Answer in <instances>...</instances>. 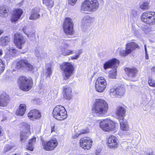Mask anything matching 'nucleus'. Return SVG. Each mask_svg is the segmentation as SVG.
Listing matches in <instances>:
<instances>
[{"mask_svg": "<svg viewBox=\"0 0 155 155\" xmlns=\"http://www.w3.org/2000/svg\"><path fill=\"white\" fill-rule=\"evenodd\" d=\"M108 109L107 103L104 100L98 99L94 102L92 110L94 115L101 117L106 114Z\"/></svg>", "mask_w": 155, "mask_h": 155, "instance_id": "obj_1", "label": "nucleus"}, {"mask_svg": "<svg viewBox=\"0 0 155 155\" xmlns=\"http://www.w3.org/2000/svg\"><path fill=\"white\" fill-rule=\"evenodd\" d=\"M140 19L144 24L149 25H155V12L149 11L143 12L140 16Z\"/></svg>", "mask_w": 155, "mask_h": 155, "instance_id": "obj_2", "label": "nucleus"}, {"mask_svg": "<svg viewBox=\"0 0 155 155\" xmlns=\"http://www.w3.org/2000/svg\"><path fill=\"white\" fill-rule=\"evenodd\" d=\"M18 85L21 90L27 91L32 87L33 83L31 79L22 76L19 77L18 79Z\"/></svg>", "mask_w": 155, "mask_h": 155, "instance_id": "obj_3", "label": "nucleus"}, {"mask_svg": "<svg viewBox=\"0 0 155 155\" xmlns=\"http://www.w3.org/2000/svg\"><path fill=\"white\" fill-rule=\"evenodd\" d=\"M74 24L72 19L69 17L65 18L63 23V30L67 35H74L75 31Z\"/></svg>", "mask_w": 155, "mask_h": 155, "instance_id": "obj_4", "label": "nucleus"}, {"mask_svg": "<svg viewBox=\"0 0 155 155\" xmlns=\"http://www.w3.org/2000/svg\"><path fill=\"white\" fill-rule=\"evenodd\" d=\"M52 114L54 118L59 120L65 119L68 116L64 107L61 105H58L54 108Z\"/></svg>", "mask_w": 155, "mask_h": 155, "instance_id": "obj_5", "label": "nucleus"}, {"mask_svg": "<svg viewBox=\"0 0 155 155\" xmlns=\"http://www.w3.org/2000/svg\"><path fill=\"white\" fill-rule=\"evenodd\" d=\"M99 5L97 0H85L83 3V7L85 11L91 12L96 11Z\"/></svg>", "mask_w": 155, "mask_h": 155, "instance_id": "obj_6", "label": "nucleus"}, {"mask_svg": "<svg viewBox=\"0 0 155 155\" xmlns=\"http://www.w3.org/2000/svg\"><path fill=\"white\" fill-rule=\"evenodd\" d=\"M22 125L24 130L21 132L20 134V141L21 142H24L31 134L33 128L29 124L25 122L22 123Z\"/></svg>", "mask_w": 155, "mask_h": 155, "instance_id": "obj_7", "label": "nucleus"}, {"mask_svg": "<svg viewBox=\"0 0 155 155\" xmlns=\"http://www.w3.org/2000/svg\"><path fill=\"white\" fill-rule=\"evenodd\" d=\"M100 127L104 131L109 132L113 130L115 128V123L110 119H104L99 123Z\"/></svg>", "mask_w": 155, "mask_h": 155, "instance_id": "obj_8", "label": "nucleus"}, {"mask_svg": "<svg viewBox=\"0 0 155 155\" xmlns=\"http://www.w3.org/2000/svg\"><path fill=\"white\" fill-rule=\"evenodd\" d=\"M140 46L134 42H130L127 43L126 45L125 50H123L120 52V55L122 56H126L131 53L136 49H139Z\"/></svg>", "mask_w": 155, "mask_h": 155, "instance_id": "obj_9", "label": "nucleus"}, {"mask_svg": "<svg viewBox=\"0 0 155 155\" xmlns=\"http://www.w3.org/2000/svg\"><path fill=\"white\" fill-rule=\"evenodd\" d=\"M26 42L25 37L19 33H16L14 35L13 42L18 48H22V45Z\"/></svg>", "mask_w": 155, "mask_h": 155, "instance_id": "obj_10", "label": "nucleus"}, {"mask_svg": "<svg viewBox=\"0 0 155 155\" xmlns=\"http://www.w3.org/2000/svg\"><path fill=\"white\" fill-rule=\"evenodd\" d=\"M58 143L57 140L53 138L48 141L43 143V149L47 151L54 150L58 146Z\"/></svg>", "mask_w": 155, "mask_h": 155, "instance_id": "obj_11", "label": "nucleus"}, {"mask_svg": "<svg viewBox=\"0 0 155 155\" xmlns=\"http://www.w3.org/2000/svg\"><path fill=\"white\" fill-rule=\"evenodd\" d=\"M23 10L19 8L14 9L12 12L10 20L12 23L18 21L23 13Z\"/></svg>", "mask_w": 155, "mask_h": 155, "instance_id": "obj_12", "label": "nucleus"}, {"mask_svg": "<svg viewBox=\"0 0 155 155\" xmlns=\"http://www.w3.org/2000/svg\"><path fill=\"white\" fill-rule=\"evenodd\" d=\"M92 140L89 137H86L81 138L80 140V145L84 149H89L92 146Z\"/></svg>", "mask_w": 155, "mask_h": 155, "instance_id": "obj_13", "label": "nucleus"}, {"mask_svg": "<svg viewBox=\"0 0 155 155\" xmlns=\"http://www.w3.org/2000/svg\"><path fill=\"white\" fill-rule=\"evenodd\" d=\"M120 64L119 61L116 58H113L106 62L104 64V68L117 67Z\"/></svg>", "mask_w": 155, "mask_h": 155, "instance_id": "obj_14", "label": "nucleus"}, {"mask_svg": "<svg viewBox=\"0 0 155 155\" xmlns=\"http://www.w3.org/2000/svg\"><path fill=\"white\" fill-rule=\"evenodd\" d=\"M10 97L9 95L5 93H3L0 95V106L6 107L9 102Z\"/></svg>", "mask_w": 155, "mask_h": 155, "instance_id": "obj_15", "label": "nucleus"}, {"mask_svg": "<svg viewBox=\"0 0 155 155\" xmlns=\"http://www.w3.org/2000/svg\"><path fill=\"white\" fill-rule=\"evenodd\" d=\"M72 90L71 88L68 86L63 87V93L64 98L66 100H70L72 97Z\"/></svg>", "mask_w": 155, "mask_h": 155, "instance_id": "obj_16", "label": "nucleus"}, {"mask_svg": "<svg viewBox=\"0 0 155 155\" xmlns=\"http://www.w3.org/2000/svg\"><path fill=\"white\" fill-rule=\"evenodd\" d=\"M107 144L110 148H117L118 145L117 139L114 136L112 135L110 136L108 139Z\"/></svg>", "mask_w": 155, "mask_h": 155, "instance_id": "obj_17", "label": "nucleus"}, {"mask_svg": "<svg viewBox=\"0 0 155 155\" xmlns=\"http://www.w3.org/2000/svg\"><path fill=\"white\" fill-rule=\"evenodd\" d=\"M28 116L30 119L34 120L40 118L41 117V114L38 110L34 109L31 110L28 113Z\"/></svg>", "mask_w": 155, "mask_h": 155, "instance_id": "obj_18", "label": "nucleus"}, {"mask_svg": "<svg viewBox=\"0 0 155 155\" xmlns=\"http://www.w3.org/2000/svg\"><path fill=\"white\" fill-rule=\"evenodd\" d=\"M125 112L126 110L124 107L120 106L117 107L116 115L118 119H124Z\"/></svg>", "mask_w": 155, "mask_h": 155, "instance_id": "obj_19", "label": "nucleus"}, {"mask_svg": "<svg viewBox=\"0 0 155 155\" xmlns=\"http://www.w3.org/2000/svg\"><path fill=\"white\" fill-rule=\"evenodd\" d=\"M18 68H22L25 66L28 68H33V66L26 59H22L18 61L16 63Z\"/></svg>", "mask_w": 155, "mask_h": 155, "instance_id": "obj_20", "label": "nucleus"}, {"mask_svg": "<svg viewBox=\"0 0 155 155\" xmlns=\"http://www.w3.org/2000/svg\"><path fill=\"white\" fill-rule=\"evenodd\" d=\"M10 12V8L8 6L3 5L0 7V16L2 18L8 17Z\"/></svg>", "mask_w": 155, "mask_h": 155, "instance_id": "obj_21", "label": "nucleus"}, {"mask_svg": "<svg viewBox=\"0 0 155 155\" xmlns=\"http://www.w3.org/2000/svg\"><path fill=\"white\" fill-rule=\"evenodd\" d=\"M119 122L120 124V129L121 130L125 132L129 130V127L126 120L121 119L119 120Z\"/></svg>", "mask_w": 155, "mask_h": 155, "instance_id": "obj_22", "label": "nucleus"}, {"mask_svg": "<svg viewBox=\"0 0 155 155\" xmlns=\"http://www.w3.org/2000/svg\"><path fill=\"white\" fill-rule=\"evenodd\" d=\"M63 71V76L64 79L67 80L71 75L74 71V68H61Z\"/></svg>", "mask_w": 155, "mask_h": 155, "instance_id": "obj_23", "label": "nucleus"}, {"mask_svg": "<svg viewBox=\"0 0 155 155\" xmlns=\"http://www.w3.org/2000/svg\"><path fill=\"white\" fill-rule=\"evenodd\" d=\"M90 131L89 129L88 128H86L84 130H75V134H73L72 137L74 139H76L77 138L79 135L85 134H87L89 133Z\"/></svg>", "mask_w": 155, "mask_h": 155, "instance_id": "obj_24", "label": "nucleus"}, {"mask_svg": "<svg viewBox=\"0 0 155 155\" xmlns=\"http://www.w3.org/2000/svg\"><path fill=\"white\" fill-rule=\"evenodd\" d=\"M26 110L25 104H21L20 105L19 109L16 111V114L19 116H22L24 114Z\"/></svg>", "mask_w": 155, "mask_h": 155, "instance_id": "obj_25", "label": "nucleus"}, {"mask_svg": "<svg viewBox=\"0 0 155 155\" xmlns=\"http://www.w3.org/2000/svg\"><path fill=\"white\" fill-rule=\"evenodd\" d=\"M11 41L10 37L2 36L0 38V45L2 46L7 45Z\"/></svg>", "mask_w": 155, "mask_h": 155, "instance_id": "obj_26", "label": "nucleus"}, {"mask_svg": "<svg viewBox=\"0 0 155 155\" xmlns=\"http://www.w3.org/2000/svg\"><path fill=\"white\" fill-rule=\"evenodd\" d=\"M124 70L128 76L131 78L134 77L137 72L136 68H125Z\"/></svg>", "mask_w": 155, "mask_h": 155, "instance_id": "obj_27", "label": "nucleus"}, {"mask_svg": "<svg viewBox=\"0 0 155 155\" xmlns=\"http://www.w3.org/2000/svg\"><path fill=\"white\" fill-rule=\"evenodd\" d=\"M117 97H120L124 95L125 89L124 86H120L117 87Z\"/></svg>", "mask_w": 155, "mask_h": 155, "instance_id": "obj_28", "label": "nucleus"}, {"mask_svg": "<svg viewBox=\"0 0 155 155\" xmlns=\"http://www.w3.org/2000/svg\"><path fill=\"white\" fill-rule=\"evenodd\" d=\"M40 17V14L37 12L32 10L29 19L31 20H35L38 18Z\"/></svg>", "mask_w": 155, "mask_h": 155, "instance_id": "obj_29", "label": "nucleus"}, {"mask_svg": "<svg viewBox=\"0 0 155 155\" xmlns=\"http://www.w3.org/2000/svg\"><path fill=\"white\" fill-rule=\"evenodd\" d=\"M36 142V138L35 137H33L32 139L29 140L28 145L27 146V149L31 151L33 150V146L35 144Z\"/></svg>", "mask_w": 155, "mask_h": 155, "instance_id": "obj_30", "label": "nucleus"}, {"mask_svg": "<svg viewBox=\"0 0 155 155\" xmlns=\"http://www.w3.org/2000/svg\"><path fill=\"white\" fill-rule=\"evenodd\" d=\"M43 2L48 9L52 8L54 5V2L53 0H42Z\"/></svg>", "mask_w": 155, "mask_h": 155, "instance_id": "obj_31", "label": "nucleus"}, {"mask_svg": "<svg viewBox=\"0 0 155 155\" xmlns=\"http://www.w3.org/2000/svg\"><path fill=\"white\" fill-rule=\"evenodd\" d=\"M107 85L99 84L98 83H95V89L96 90L99 92H102L104 90Z\"/></svg>", "mask_w": 155, "mask_h": 155, "instance_id": "obj_32", "label": "nucleus"}, {"mask_svg": "<svg viewBox=\"0 0 155 155\" xmlns=\"http://www.w3.org/2000/svg\"><path fill=\"white\" fill-rule=\"evenodd\" d=\"M140 8L143 10H148L150 7L149 3L148 2H144L139 5Z\"/></svg>", "mask_w": 155, "mask_h": 155, "instance_id": "obj_33", "label": "nucleus"}, {"mask_svg": "<svg viewBox=\"0 0 155 155\" xmlns=\"http://www.w3.org/2000/svg\"><path fill=\"white\" fill-rule=\"evenodd\" d=\"M117 88L116 86L111 87L109 91V94L111 96L117 97Z\"/></svg>", "mask_w": 155, "mask_h": 155, "instance_id": "obj_34", "label": "nucleus"}, {"mask_svg": "<svg viewBox=\"0 0 155 155\" xmlns=\"http://www.w3.org/2000/svg\"><path fill=\"white\" fill-rule=\"evenodd\" d=\"M96 83H98L99 84L107 85V84L105 78L103 77H98L97 79Z\"/></svg>", "mask_w": 155, "mask_h": 155, "instance_id": "obj_35", "label": "nucleus"}, {"mask_svg": "<svg viewBox=\"0 0 155 155\" xmlns=\"http://www.w3.org/2000/svg\"><path fill=\"white\" fill-rule=\"evenodd\" d=\"M117 70L116 68H113L109 72V76L112 79L116 78L117 75Z\"/></svg>", "mask_w": 155, "mask_h": 155, "instance_id": "obj_36", "label": "nucleus"}, {"mask_svg": "<svg viewBox=\"0 0 155 155\" xmlns=\"http://www.w3.org/2000/svg\"><path fill=\"white\" fill-rule=\"evenodd\" d=\"M82 21L84 24H87L89 23H91L92 22V20L89 16H84L82 20Z\"/></svg>", "mask_w": 155, "mask_h": 155, "instance_id": "obj_37", "label": "nucleus"}, {"mask_svg": "<svg viewBox=\"0 0 155 155\" xmlns=\"http://www.w3.org/2000/svg\"><path fill=\"white\" fill-rule=\"evenodd\" d=\"M82 53L81 50H78L77 53L74 56H72L71 57V59L72 60H75L77 59L80 57V55Z\"/></svg>", "mask_w": 155, "mask_h": 155, "instance_id": "obj_38", "label": "nucleus"}, {"mask_svg": "<svg viewBox=\"0 0 155 155\" xmlns=\"http://www.w3.org/2000/svg\"><path fill=\"white\" fill-rule=\"evenodd\" d=\"M62 66L65 68H73V65L68 62H65L63 63Z\"/></svg>", "mask_w": 155, "mask_h": 155, "instance_id": "obj_39", "label": "nucleus"}, {"mask_svg": "<svg viewBox=\"0 0 155 155\" xmlns=\"http://www.w3.org/2000/svg\"><path fill=\"white\" fill-rule=\"evenodd\" d=\"M13 147V146L10 145L8 144L6 145L4 148V150H3V152L4 153H6L8 151L11 150L12 147Z\"/></svg>", "mask_w": 155, "mask_h": 155, "instance_id": "obj_40", "label": "nucleus"}, {"mask_svg": "<svg viewBox=\"0 0 155 155\" xmlns=\"http://www.w3.org/2000/svg\"><path fill=\"white\" fill-rule=\"evenodd\" d=\"M148 83L150 86L155 87V81L153 80L151 78H149Z\"/></svg>", "mask_w": 155, "mask_h": 155, "instance_id": "obj_41", "label": "nucleus"}, {"mask_svg": "<svg viewBox=\"0 0 155 155\" xmlns=\"http://www.w3.org/2000/svg\"><path fill=\"white\" fill-rule=\"evenodd\" d=\"M45 74L47 76H50L52 74L51 68H46L45 70Z\"/></svg>", "mask_w": 155, "mask_h": 155, "instance_id": "obj_42", "label": "nucleus"}, {"mask_svg": "<svg viewBox=\"0 0 155 155\" xmlns=\"http://www.w3.org/2000/svg\"><path fill=\"white\" fill-rule=\"evenodd\" d=\"M74 53V51L73 50H68L67 51H65L64 53V55L65 56L69 55H70Z\"/></svg>", "mask_w": 155, "mask_h": 155, "instance_id": "obj_43", "label": "nucleus"}, {"mask_svg": "<svg viewBox=\"0 0 155 155\" xmlns=\"http://www.w3.org/2000/svg\"><path fill=\"white\" fill-rule=\"evenodd\" d=\"M78 0H68V3L72 5H74Z\"/></svg>", "mask_w": 155, "mask_h": 155, "instance_id": "obj_44", "label": "nucleus"}, {"mask_svg": "<svg viewBox=\"0 0 155 155\" xmlns=\"http://www.w3.org/2000/svg\"><path fill=\"white\" fill-rule=\"evenodd\" d=\"M27 35L30 38H35V33L33 32H31L29 34Z\"/></svg>", "mask_w": 155, "mask_h": 155, "instance_id": "obj_45", "label": "nucleus"}, {"mask_svg": "<svg viewBox=\"0 0 155 155\" xmlns=\"http://www.w3.org/2000/svg\"><path fill=\"white\" fill-rule=\"evenodd\" d=\"M5 64L1 58H0V68H5Z\"/></svg>", "mask_w": 155, "mask_h": 155, "instance_id": "obj_46", "label": "nucleus"}, {"mask_svg": "<svg viewBox=\"0 0 155 155\" xmlns=\"http://www.w3.org/2000/svg\"><path fill=\"white\" fill-rule=\"evenodd\" d=\"M97 72H94V70L93 69L92 70H91V73H92V74H91V76L92 77H93L94 75Z\"/></svg>", "mask_w": 155, "mask_h": 155, "instance_id": "obj_47", "label": "nucleus"}, {"mask_svg": "<svg viewBox=\"0 0 155 155\" xmlns=\"http://www.w3.org/2000/svg\"><path fill=\"white\" fill-rule=\"evenodd\" d=\"M101 150L100 148L98 149V150H97L96 152V155H98L99 153L100 152Z\"/></svg>", "mask_w": 155, "mask_h": 155, "instance_id": "obj_48", "label": "nucleus"}, {"mask_svg": "<svg viewBox=\"0 0 155 155\" xmlns=\"http://www.w3.org/2000/svg\"><path fill=\"white\" fill-rule=\"evenodd\" d=\"M145 50H146V48H145ZM145 57V59H147V60L148 59H149L148 55V54L146 52Z\"/></svg>", "mask_w": 155, "mask_h": 155, "instance_id": "obj_49", "label": "nucleus"}, {"mask_svg": "<svg viewBox=\"0 0 155 155\" xmlns=\"http://www.w3.org/2000/svg\"><path fill=\"white\" fill-rule=\"evenodd\" d=\"M146 155H154L153 153L152 152L147 153Z\"/></svg>", "mask_w": 155, "mask_h": 155, "instance_id": "obj_50", "label": "nucleus"}, {"mask_svg": "<svg viewBox=\"0 0 155 155\" xmlns=\"http://www.w3.org/2000/svg\"><path fill=\"white\" fill-rule=\"evenodd\" d=\"M0 129H1V127L0 126ZM3 135V133L0 130V136H2Z\"/></svg>", "mask_w": 155, "mask_h": 155, "instance_id": "obj_51", "label": "nucleus"}, {"mask_svg": "<svg viewBox=\"0 0 155 155\" xmlns=\"http://www.w3.org/2000/svg\"><path fill=\"white\" fill-rule=\"evenodd\" d=\"M4 70V68H0V73L3 72Z\"/></svg>", "mask_w": 155, "mask_h": 155, "instance_id": "obj_52", "label": "nucleus"}, {"mask_svg": "<svg viewBox=\"0 0 155 155\" xmlns=\"http://www.w3.org/2000/svg\"><path fill=\"white\" fill-rule=\"evenodd\" d=\"M2 54L3 52L1 50H0V56L2 55Z\"/></svg>", "mask_w": 155, "mask_h": 155, "instance_id": "obj_53", "label": "nucleus"}, {"mask_svg": "<svg viewBox=\"0 0 155 155\" xmlns=\"http://www.w3.org/2000/svg\"><path fill=\"white\" fill-rule=\"evenodd\" d=\"M29 69V70L31 72H33V69H34V68H28Z\"/></svg>", "mask_w": 155, "mask_h": 155, "instance_id": "obj_54", "label": "nucleus"}, {"mask_svg": "<svg viewBox=\"0 0 155 155\" xmlns=\"http://www.w3.org/2000/svg\"><path fill=\"white\" fill-rule=\"evenodd\" d=\"M54 127H53L52 128H51V132H53V131H54Z\"/></svg>", "mask_w": 155, "mask_h": 155, "instance_id": "obj_55", "label": "nucleus"}, {"mask_svg": "<svg viewBox=\"0 0 155 155\" xmlns=\"http://www.w3.org/2000/svg\"><path fill=\"white\" fill-rule=\"evenodd\" d=\"M3 32V31L0 30V35H1Z\"/></svg>", "mask_w": 155, "mask_h": 155, "instance_id": "obj_56", "label": "nucleus"}, {"mask_svg": "<svg viewBox=\"0 0 155 155\" xmlns=\"http://www.w3.org/2000/svg\"><path fill=\"white\" fill-rule=\"evenodd\" d=\"M6 117H5V116L4 117V118L3 119V120H2L4 121L6 119Z\"/></svg>", "mask_w": 155, "mask_h": 155, "instance_id": "obj_57", "label": "nucleus"}, {"mask_svg": "<svg viewBox=\"0 0 155 155\" xmlns=\"http://www.w3.org/2000/svg\"><path fill=\"white\" fill-rule=\"evenodd\" d=\"M24 30H25V29H24V28H23V31H24V33H25V31H24Z\"/></svg>", "mask_w": 155, "mask_h": 155, "instance_id": "obj_58", "label": "nucleus"}, {"mask_svg": "<svg viewBox=\"0 0 155 155\" xmlns=\"http://www.w3.org/2000/svg\"><path fill=\"white\" fill-rule=\"evenodd\" d=\"M12 51H15V49H12Z\"/></svg>", "mask_w": 155, "mask_h": 155, "instance_id": "obj_59", "label": "nucleus"}]
</instances>
